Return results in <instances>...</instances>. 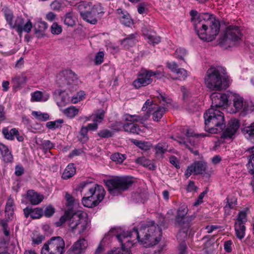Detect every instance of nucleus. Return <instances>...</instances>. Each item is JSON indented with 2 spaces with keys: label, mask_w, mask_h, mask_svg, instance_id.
<instances>
[{
  "label": "nucleus",
  "mask_w": 254,
  "mask_h": 254,
  "mask_svg": "<svg viewBox=\"0 0 254 254\" xmlns=\"http://www.w3.org/2000/svg\"><path fill=\"white\" fill-rule=\"evenodd\" d=\"M149 223L142 224L139 230L133 229L131 231L125 232V239L133 240V245L138 242L146 247L157 244L161 240V229L152 222Z\"/></svg>",
  "instance_id": "obj_1"
},
{
  "label": "nucleus",
  "mask_w": 254,
  "mask_h": 254,
  "mask_svg": "<svg viewBox=\"0 0 254 254\" xmlns=\"http://www.w3.org/2000/svg\"><path fill=\"white\" fill-rule=\"evenodd\" d=\"M194 28L200 39L212 41L219 32L220 22L213 15L203 13L195 21Z\"/></svg>",
  "instance_id": "obj_2"
},
{
  "label": "nucleus",
  "mask_w": 254,
  "mask_h": 254,
  "mask_svg": "<svg viewBox=\"0 0 254 254\" xmlns=\"http://www.w3.org/2000/svg\"><path fill=\"white\" fill-rule=\"evenodd\" d=\"M204 82L206 87L210 91H219L228 87L231 80L224 67L212 66L206 73Z\"/></svg>",
  "instance_id": "obj_3"
},
{
  "label": "nucleus",
  "mask_w": 254,
  "mask_h": 254,
  "mask_svg": "<svg viewBox=\"0 0 254 254\" xmlns=\"http://www.w3.org/2000/svg\"><path fill=\"white\" fill-rule=\"evenodd\" d=\"M86 215V213L81 211L73 213L71 211L67 210L56 222V224L57 226H60L68 221L69 231L74 234L81 235L86 231L88 227Z\"/></svg>",
  "instance_id": "obj_4"
},
{
  "label": "nucleus",
  "mask_w": 254,
  "mask_h": 254,
  "mask_svg": "<svg viewBox=\"0 0 254 254\" xmlns=\"http://www.w3.org/2000/svg\"><path fill=\"white\" fill-rule=\"evenodd\" d=\"M76 6L82 19L92 24H96L100 15L104 13V8L99 3L81 1Z\"/></svg>",
  "instance_id": "obj_5"
},
{
  "label": "nucleus",
  "mask_w": 254,
  "mask_h": 254,
  "mask_svg": "<svg viewBox=\"0 0 254 254\" xmlns=\"http://www.w3.org/2000/svg\"><path fill=\"white\" fill-rule=\"evenodd\" d=\"M205 131L210 133L221 132L225 127L224 116L222 111L210 108L204 114Z\"/></svg>",
  "instance_id": "obj_6"
},
{
  "label": "nucleus",
  "mask_w": 254,
  "mask_h": 254,
  "mask_svg": "<svg viewBox=\"0 0 254 254\" xmlns=\"http://www.w3.org/2000/svg\"><path fill=\"white\" fill-rule=\"evenodd\" d=\"M156 96L160 103L164 106H160L153 101L148 99L143 105L142 110L145 111L148 109L146 114H149V117L152 115L153 120L158 122L167 112L166 106L171 104L172 100L166 94L162 92H158Z\"/></svg>",
  "instance_id": "obj_7"
},
{
  "label": "nucleus",
  "mask_w": 254,
  "mask_h": 254,
  "mask_svg": "<svg viewBox=\"0 0 254 254\" xmlns=\"http://www.w3.org/2000/svg\"><path fill=\"white\" fill-rule=\"evenodd\" d=\"M133 182V178L131 177H118L109 180L107 182V186L110 193L113 195H117L130 188Z\"/></svg>",
  "instance_id": "obj_8"
},
{
  "label": "nucleus",
  "mask_w": 254,
  "mask_h": 254,
  "mask_svg": "<svg viewBox=\"0 0 254 254\" xmlns=\"http://www.w3.org/2000/svg\"><path fill=\"white\" fill-rule=\"evenodd\" d=\"M64 246V242L61 237H52L44 244L41 254H63Z\"/></svg>",
  "instance_id": "obj_9"
},
{
  "label": "nucleus",
  "mask_w": 254,
  "mask_h": 254,
  "mask_svg": "<svg viewBox=\"0 0 254 254\" xmlns=\"http://www.w3.org/2000/svg\"><path fill=\"white\" fill-rule=\"evenodd\" d=\"M232 98L235 107L233 113L241 111V115L244 116L254 111V105L251 101H244L243 97L236 93L233 94Z\"/></svg>",
  "instance_id": "obj_10"
},
{
  "label": "nucleus",
  "mask_w": 254,
  "mask_h": 254,
  "mask_svg": "<svg viewBox=\"0 0 254 254\" xmlns=\"http://www.w3.org/2000/svg\"><path fill=\"white\" fill-rule=\"evenodd\" d=\"M188 212V209L186 205L180 206L175 218V224L181 228L182 231L185 233H187L190 227V222L194 219L192 216H186Z\"/></svg>",
  "instance_id": "obj_11"
},
{
  "label": "nucleus",
  "mask_w": 254,
  "mask_h": 254,
  "mask_svg": "<svg viewBox=\"0 0 254 254\" xmlns=\"http://www.w3.org/2000/svg\"><path fill=\"white\" fill-rule=\"evenodd\" d=\"M80 187L82 189H87L88 192L86 195H89L98 204L104 197L105 191L102 186L84 182L80 184Z\"/></svg>",
  "instance_id": "obj_12"
},
{
  "label": "nucleus",
  "mask_w": 254,
  "mask_h": 254,
  "mask_svg": "<svg viewBox=\"0 0 254 254\" xmlns=\"http://www.w3.org/2000/svg\"><path fill=\"white\" fill-rule=\"evenodd\" d=\"M184 134L185 135V136H178L175 140L180 144L184 145L186 148H188L194 154L198 155V151H193L190 147V145H194V137H204L206 136V134L203 133L195 134L193 132V130L190 129H186L185 132H184Z\"/></svg>",
  "instance_id": "obj_13"
},
{
  "label": "nucleus",
  "mask_w": 254,
  "mask_h": 254,
  "mask_svg": "<svg viewBox=\"0 0 254 254\" xmlns=\"http://www.w3.org/2000/svg\"><path fill=\"white\" fill-rule=\"evenodd\" d=\"M241 36L242 34L239 27L230 26L227 28L224 39L221 43L223 45H228L229 47L233 46L240 41Z\"/></svg>",
  "instance_id": "obj_14"
},
{
  "label": "nucleus",
  "mask_w": 254,
  "mask_h": 254,
  "mask_svg": "<svg viewBox=\"0 0 254 254\" xmlns=\"http://www.w3.org/2000/svg\"><path fill=\"white\" fill-rule=\"evenodd\" d=\"M125 232L116 235V237L121 243L122 247L117 248L108 252L105 254H131L129 249L133 246V240L125 239Z\"/></svg>",
  "instance_id": "obj_15"
},
{
  "label": "nucleus",
  "mask_w": 254,
  "mask_h": 254,
  "mask_svg": "<svg viewBox=\"0 0 254 254\" xmlns=\"http://www.w3.org/2000/svg\"><path fill=\"white\" fill-rule=\"evenodd\" d=\"M153 74L152 70L142 69L139 72L137 78L133 82V85L136 89H138L150 84L152 82L151 77Z\"/></svg>",
  "instance_id": "obj_16"
},
{
  "label": "nucleus",
  "mask_w": 254,
  "mask_h": 254,
  "mask_svg": "<svg viewBox=\"0 0 254 254\" xmlns=\"http://www.w3.org/2000/svg\"><path fill=\"white\" fill-rule=\"evenodd\" d=\"M210 98L212 100L211 108L222 111L228 105V98L226 94L214 92L211 95Z\"/></svg>",
  "instance_id": "obj_17"
},
{
  "label": "nucleus",
  "mask_w": 254,
  "mask_h": 254,
  "mask_svg": "<svg viewBox=\"0 0 254 254\" xmlns=\"http://www.w3.org/2000/svg\"><path fill=\"white\" fill-rule=\"evenodd\" d=\"M240 127V123L236 119H231L228 123V127L222 133V137L231 138L236 133Z\"/></svg>",
  "instance_id": "obj_18"
},
{
  "label": "nucleus",
  "mask_w": 254,
  "mask_h": 254,
  "mask_svg": "<svg viewBox=\"0 0 254 254\" xmlns=\"http://www.w3.org/2000/svg\"><path fill=\"white\" fill-rule=\"evenodd\" d=\"M61 76H63L62 81L64 85L76 86L78 80L76 75L70 69H66L62 71Z\"/></svg>",
  "instance_id": "obj_19"
},
{
  "label": "nucleus",
  "mask_w": 254,
  "mask_h": 254,
  "mask_svg": "<svg viewBox=\"0 0 254 254\" xmlns=\"http://www.w3.org/2000/svg\"><path fill=\"white\" fill-rule=\"evenodd\" d=\"M205 164L202 162L197 161L189 166L185 172L187 178L189 177L192 174H202L205 170Z\"/></svg>",
  "instance_id": "obj_20"
},
{
  "label": "nucleus",
  "mask_w": 254,
  "mask_h": 254,
  "mask_svg": "<svg viewBox=\"0 0 254 254\" xmlns=\"http://www.w3.org/2000/svg\"><path fill=\"white\" fill-rule=\"evenodd\" d=\"M2 133L4 137L8 140H13L16 137L18 141H22L23 137L22 136L20 135L19 131L17 129L13 128L9 130L7 128L2 129Z\"/></svg>",
  "instance_id": "obj_21"
},
{
  "label": "nucleus",
  "mask_w": 254,
  "mask_h": 254,
  "mask_svg": "<svg viewBox=\"0 0 254 254\" xmlns=\"http://www.w3.org/2000/svg\"><path fill=\"white\" fill-rule=\"evenodd\" d=\"M142 32L145 39L148 40V42L149 44L154 45L160 42V37L158 36L154 31H149L147 30L146 28H144L142 30Z\"/></svg>",
  "instance_id": "obj_22"
},
{
  "label": "nucleus",
  "mask_w": 254,
  "mask_h": 254,
  "mask_svg": "<svg viewBox=\"0 0 254 254\" xmlns=\"http://www.w3.org/2000/svg\"><path fill=\"white\" fill-rule=\"evenodd\" d=\"M118 17L121 23L125 26L130 27L133 24V21L129 13L126 11H123L121 9L117 10Z\"/></svg>",
  "instance_id": "obj_23"
},
{
  "label": "nucleus",
  "mask_w": 254,
  "mask_h": 254,
  "mask_svg": "<svg viewBox=\"0 0 254 254\" xmlns=\"http://www.w3.org/2000/svg\"><path fill=\"white\" fill-rule=\"evenodd\" d=\"M87 247V242L84 238L79 239L71 247L72 251L76 254L83 253Z\"/></svg>",
  "instance_id": "obj_24"
},
{
  "label": "nucleus",
  "mask_w": 254,
  "mask_h": 254,
  "mask_svg": "<svg viewBox=\"0 0 254 254\" xmlns=\"http://www.w3.org/2000/svg\"><path fill=\"white\" fill-rule=\"evenodd\" d=\"M23 212L26 217L30 216L33 219H38L40 218L43 214L42 209L40 208H32L31 207H26L23 210Z\"/></svg>",
  "instance_id": "obj_25"
},
{
  "label": "nucleus",
  "mask_w": 254,
  "mask_h": 254,
  "mask_svg": "<svg viewBox=\"0 0 254 254\" xmlns=\"http://www.w3.org/2000/svg\"><path fill=\"white\" fill-rule=\"evenodd\" d=\"M28 201L33 205H37L42 201L44 196L33 190H29L27 193Z\"/></svg>",
  "instance_id": "obj_26"
},
{
  "label": "nucleus",
  "mask_w": 254,
  "mask_h": 254,
  "mask_svg": "<svg viewBox=\"0 0 254 254\" xmlns=\"http://www.w3.org/2000/svg\"><path fill=\"white\" fill-rule=\"evenodd\" d=\"M0 153L1 157L5 162H11L13 160V156L8 147L0 142Z\"/></svg>",
  "instance_id": "obj_27"
},
{
  "label": "nucleus",
  "mask_w": 254,
  "mask_h": 254,
  "mask_svg": "<svg viewBox=\"0 0 254 254\" xmlns=\"http://www.w3.org/2000/svg\"><path fill=\"white\" fill-rule=\"evenodd\" d=\"M149 118V114L145 113L144 115H130L129 114H126L125 115V119L128 122H139L143 123L144 121L147 120Z\"/></svg>",
  "instance_id": "obj_28"
},
{
  "label": "nucleus",
  "mask_w": 254,
  "mask_h": 254,
  "mask_svg": "<svg viewBox=\"0 0 254 254\" xmlns=\"http://www.w3.org/2000/svg\"><path fill=\"white\" fill-rule=\"evenodd\" d=\"M123 128L126 132L136 134H138L143 131L137 124L133 122L125 124L123 126Z\"/></svg>",
  "instance_id": "obj_29"
},
{
  "label": "nucleus",
  "mask_w": 254,
  "mask_h": 254,
  "mask_svg": "<svg viewBox=\"0 0 254 254\" xmlns=\"http://www.w3.org/2000/svg\"><path fill=\"white\" fill-rule=\"evenodd\" d=\"M50 97L49 94L40 91H37L31 94V101L45 102L48 100Z\"/></svg>",
  "instance_id": "obj_30"
},
{
  "label": "nucleus",
  "mask_w": 254,
  "mask_h": 254,
  "mask_svg": "<svg viewBox=\"0 0 254 254\" xmlns=\"http://www.w3.org/2000/svg\"><path fill=\"white\" fill-rule=\"evenodd\" d=\"M76 173V168L73 163L69 164L64 171L62 178L67 180L73 176Z\"/></svg>",
  "instance_id": "obj_31"
},
{
  "label": "nucleus",
  "mask_w": 254,
  "mask_h": 254,
  "mask_svg": "<svg viewBox=\"0 0 254 254\" xmlns=\"http://www.w3.org/2000/svg\"><path fill=\"white\" fill-rule=\"evenodd\" d=\"M136 34H132L124 39L121 43L122 45L126 49L133 46L136 42Z\"/></svg>",
  "instance_id": "obj_32"
},
{
  "label": "nucleus",
  "mask_w": 254,
  "mask_h": 254,
  "mask_svg": "<svg viewBox=\"0 0 254 254\" xmlns=\"http://www.w3.org/2000/svg\"><path fill=\"white\" fill-rule=\"evenodd\" d=\"M227 204L224 207V214L228 216L231 214V209H234L237 205V200L235 198H227Z\"/></svg>",
  "instance_id": "obj_33"
},
{
  "label": "nucleus",
  "mask_w": 254,
  "mask_h": 254,
  "mask_svg": "<svg viewBox=\"0 0 254 254\" xmlns=\"http://www.w3.org/2000/svg\"><path fill=\"white\" fill-rule=\"evenodd\" d=\"M62 112L67 118L72 119L78 114L79 109L75 106H71L62 110Z\"/></svg>",
  "instance_id": "obj_34"
},
{
  "label": "nucleus",
  "mask_w": 254,
  "mask_h": 254,
  "mask_svg": "<svg viewBox=\"0 0 254 254\" xmlns=\"http://www.w3.org/2000/svg\"><path fill=\"white\" fill-rule=\"evenodd\" d=\"M135 162L144 167L148 168L150 170H154L155 168V166L152 162L150 160H149L144 157L137 158L135 160Z\"/></svg>",
  "instance_id": "obj_35"
},
{
  "label": "nucleus",
  "mask_w": 254,
  "mask_h": 254,
  "mask_svg": "<svg viewBox=\"0 0 254 254\" xmlns=\"http://www.w3.org/2000/svg\"><path fill=\"white\" fill-rule=\"evenodd\" d=\"M245 137L253 143H254V123L244 129Z\"/></svg>",
  "instance_id": "obj_36"
},
{
  "label": "nucleus",
  "mask_w": 254,
  "mask_h": 254,
  "mask_svg": "<svg viewBox=\"0 0 254 254\" xmlns=\"http://www.w3.org/2000/svg\"><path fill=\"white\" fill-rule=\"evenodd\" d=\"M235 230L238 238L241 240L245 235L246 227L243 224L235 223Z\"/></svg>",
  "instance_id": "obj_37"
},
{
  "label": "nucleus",
  "mask_w": 254,
  "mask_h": 254,
  "mask_svg": "<svg viewBox=\"0 0 254 254\" xmlns=\"http://www.w3.org/2000/svg\"><path fill=\"white\" fill-rule=\"evenodd\" d=\"M24 20L22 18L18 17L9 25L11 28L16 29L19 34H21V26L23 25Z\"/></svg>",
  "instance_id": "obj_38"
},
{
  "label": "nucleus",
  "mask_w": 254,
  "mask_h": 254,
  "mask_svg": "<svg viewBox=\"0 0 254 254\" xmlns=\"http://www.w3.org/2000/svg\"><path fill=\"white\" fill-rule=\"evenodd\" d=\"M131 142L144 151H147L151 147V144L149 142L142 141L136 139H133Z\"/></svg>",
  "instance_id": "obj_39"
},
{
  "label": "nucleus",
  "mask_w": 254,
  "mask_h": 254,
  "mask_svg": "<svg viewBox=\"0 0 254 254\" xmlns=\"http://www.w3.org/2000/svg\"><path fill=\"white\" fill-rule=\"evenodd\" d=\"M86 195L87 196L84 197L82 200V204L84 206L91 208L98 204L94 199L91 198V197L89 195Z\"/></svg>",
  "instance_id": "obj_40"
},
{
  "label": "nucleus",
  "mask_w": 254,
  "mask_h": 254,
  "mask_svg": "<svg viewBox=\"0 0 254 254\" xmlns=\"http://www.w3.org/2000/svg\"><path fill=\"white\" fill-rule=\"evenodd\" d=\"M13 200L12 198L8 199L5 206V213L7 217L10 219L13 214Z\"/></svg>",
  "instance_id": "obj_41"
},
{
  "label": "nucleus",
  "mask_w": 254,
  "mask_h": 254,
  "mask_svg": "<svg viewBox=\"0 0 254 254\" xmlns=\"http://www.w3.org/2000/svg\"><path fill=\"white\" fill-rule=\"evenodd\" d=\"M32 115L34 118L40 121L45 122L49 119V115L47 113H43L40 111H33Z\"/></svg>",
  "instance_id": "obj_42"
},
{
  "label": "nucleus",
  "mask_w": 254,
  "mask_h": 254,
  "mask_svg": "<svg viewBox=\"0 0 254 254\" xmlns=\"http://www.w3.org/2000/svg\"><path fill=\"white\" fill-rule=\"evenodd\" d=\"M51 8L54 10H62L65 7V3L62 0H55L51 4Z\"/></svg>",
  "instance_id": "obj_43"
},
{
  "label": "nucleus",
  "mask_w": 254,
  "mask_h": 254,
  "mask_svg": "<svg viewBox=\"0 0 254 254\" xmlns=\"http://www.w3.org/2000/svg\"><path fill=\"white\" fill-rule=\"evenodd\" d=\"M27 79L26 76L24 74H21L14 77L12 79V82L14 84L16 85L17 86H20L25 83L27 81Z\"/></svg>",
  "instance_id": "obj_44"
},
{
  "label": "nucleus",
  "mask_w": 254,
  "mask_h": 254,
  "mask_svg": "<svg viewBox=\"0 0 254 254\" xmlns=\"http://www.w3.org/2000/svg\"><path fill=\"white\" fill-rule=\"evenodd\" d=\"M45 237L44 235L40 234H34L33 236L31 238L32 243L31 245L33 247L39 245L45 240Z\"/></svg>",
  "instance_id": "obj_45"
},
{
  "label": "nucleus",
  "mask_w": 254,
  "mask_h": 254,
  "mask_svg": "<svg viewBox=\"0 0 254 254\" xmlns=\"http://www.w3.org/2000/svg\"><path fill=\"white\" fill-rule=\"evenodd\" d=\"M87 133V127H82L79 132L78 138L79 140L83 143L86 142L89 139Z\"/></svg>",
  "instance_id": "obj_46"
},
{
  "label": "nucleus",
  "mask_w": 254,
  "mask_h": 254,
  "mask_svg": "<svg viewBox=\"0 0 254 254\" xmlns=\"http://www.w3.org/2000/svg\"><path fill=\"white\" fill-rule=\"evenodd\" d=\"M60 100L57 102L59 107L64 106L69 101L67 94L64 92H60Z\"/></svg>",
  "instance_id": "obj_47"
},
{
  "label": "nucleus",
  "mask_w": 254,
  "mask_h": 254,
  "mask_svg": "<svg viewBox=\"0 0 254 254\" xmlns=\"http://www.w3.org/2000/svg\"><path fill=\"white\" fill-rule=\"evenodd\" d=\"M132 198L137 202H142L147 198V194L144 192H141V191H137L132 194Z\"/></svg>",
  "instance_id": "obj_48"
},
{
  "label": "nucleus",
  "mask_w": 254,
  "mask_h": 254,
  "mask_svg": "<svg viewBox=\"0 0 254 254\" xmlns=\"http://www.w3.org/2000/svg\"><path fill=\"white\" fill-rule=\"evenodd\" d=\"M64 23L68 26H73L75 24V21L73 18L72 11L67 12L65 15Z\"/></svg>",
  "instance_id": "obj_49"
},
{
  "label": "nucleus",
  "mask_w": 254,
  "mask_h": 254,
  "mask_svg": "<svg viewBox=\"0 0 254 254\" xmlns=\"http://www.w3.org/2000/svg\"><path fill=\"white\" fill-rule=\"evenodd\" d=\"M155 149L157 154L162 156L167 149V145L165 143H159L155 146Z\"/></svg>",
  "instance_id": "obj_50"
},
{
  "label": "nucleus",
  "mask_w": 254,
  "mask_h": 254,
  "mask_svg": "<svg viewBox=\"0 0 254 254\" xmlns=\"http://www.w3.org/2000/svg\"><path fill=\"white\" fill-rule=\"evenodd\" d=\"M64 123L63 119H59L53 122H49L46 124V127L49 129H54L58 128L61 127V125Z\"/></svg>",
  "instance_id": "obj_51"
},
{
  "label": "nucleus",
  "mask_w": 254,
  "mask_h": 254,
  "mask_svg": "<svg viewBox=\"0 0 254 254\" xmlns=\"http://www.w3.org/2000/svg\"><path fill=\"white\" fill-rule=\"evenodd\" d=\"M105 112L103 110H99L95 114L94 118L92 119L93 122L98 124L101 123L104 118Z\"/></svg>",
  "instance_id": "obj_52"
},
{
  "label": "nucleus",
  "mask_w": 254,
  "mask_h": 254,
  "mask_svg": "<svg viewBox=\"0 0 254 254\" xmlns=\"http://www.w3.org/2000/svg\"><path fill=\"white\" fill-rule=\"evenodd\" d=\"M175 73L177 76L176 79L181 80H185L188 76L187 71L186 69L181 68H180Z\"/></svg>",
  "instance_id": "obj_53"
},
{
  "label": "nucleus",
  "mask_w": 254,
  "mask_h": 254,
  "mask_svg": "<svg viewBox=\"0 0 254 254\" xmlns=\"http://www.w3.org/2000/svg\"><path fill=\"white\" fill-rule=\"evenodd\" d=\"M114 133V131L113 130L104 129L99 131L98 133V135L102 138H108L112 137Z\"/></svg>",
  "instance_id": "obj_54"
},
{
  "label": "nucleus",
  "mask_w": 254,
  "mask_h": 254,
  "mask_svg": "<svg viewBox=\"0 0 254 254\" xmlns=\"http://www.w3.org/2000/svg\"><path fill=\"white\" fill-rule=\"evenodd\" d=\"M111 159L118 163H122L125 159V155L116 153L112 154L111 157Z\"/></svg>",
  "instance_id": "obj_55"
},
{
  "label": "nucleus",
  "mask_w": 254,
  "mask_h": 254,
  "mask_svg": "<svg viewBox=\"0 0 254 254\" xmlns=\"http://www.w3.org/2000/svg\"><path fill=\"white\" fill-rule=\"evenodd\" d=\"M85 94L84 91H80L78 92L76 95H74L71 99V102L73 104H76L84 98Z\"/></svg>",
  "instance_id": "obj_56"
},
{
  "label": "nucleus",
  "mask_w": 254,
  "mask_h": 254,
  "mask_svg": "<svg viewBox=\"0 0 254 254\" xmlns=\"http://www.w3.org/2000/svg\"><path fill=\"white\" fill-rule=\"evenodd\" d=\"M248 168L249 172L254 176V153L249 156Z\"/></svg>",
  "instance_id": "obj_57"
},
{
  "label": "nucleus",
  "mask_w": 254,
  "mask_h": 254,
  "mask_svg": "<svg viewBox=\"0 0 254 254\" xmlns=\"http://www.w3.org/2000/svg\"><path fill=\"white\" fill-rule=\"evenodd\" d=\"M51 33L55 35H59L62 32V28L57 23L54 22L51 27Z\"/></svg>",
  "instance_id": "obj_58"
},
{
  "label": "nucleus",
  "mask_w": 254,
  "mask_h": 254,
  "mask_svg": "<svg viewBox=\"0 0 254 254\" xmlns=\"http://www.w3.org/2000/svg\"><path fill=\"white\" fill-rule=\"evenodd\" d=\"M104 53L103 52H98L95 57L94 63L96 65L101 64L104 61Z\"/></svg>",
  "instance_id": "obj_59"
},
{
  "label": "nucleus",
  "mask_w": 254,
  "mask_h": 254,
  "mask_svg": "<svg viewBox=\"0 0 254 254\" xmlns=\"http://www.w3.org/2000/svg\"><path fill=\"white\" fill-rule=\"evenodd\" d=\"M37 25L39 32L45 31L48 27L47 23L41 19L37 21Z\"/></svg>",
  "instance_id": "obj_60"
},
{
  "label": "nucleus",
  "mask_w": 254,
  "mask_h": 254,
  "mask_svg": "<svg viewBox=\"0 0 254 254\" xmlns=\"http://www.w3.org/2000/svg\"><path fill=\"white\" fill-rule=\"evenodd\" d=\"M247 221V213L245 211H241L239 212L237 218V222L236 223L243 224Z\"/></svg>",
  "instance_id": "obj_61"
},
{
  "label": "nucleus",
  "mask_w": 254,
  "mask_h": 254,
  "mask_svg": "<svg viewBox=\"0 0 254 254\" xmlns=\"http://www.w3.org/2000/svg\"><path fill=\"white\" fill-rule=\"evenodd\" d=\"M186 55V51L183 48H178L176 50L175 56L177 58L181 60H184V58Z\"/></svg>",
  "instance_id": "obj_62"
},
{
  "label": "nucleus",
  "mask_w": 254,
  "mask_h": 254,
  "mask_svg": "<svg viewBox=\"0 0 254 254\" xmlns=\"http://www.w3.org/2000/svg\"><path fill=\"white\" fill-rule=\"evenodd\" d=\"M42 146L45 150H50L55 147L54 144L49 140H44L42 143Z\"/></svg>",
  "instance_id": "obj_63"
},
{
  "label": "nucleus",
  "mask_w": 254,
  "mask_h": 254,
  "mask_svg": "<svg viewBox=\"0 0 254 254\" xmlns=\"http://www.w3.org/2000/svg\"><path fill=\"white\" fill-rule=\"evenodd\" d=\"M179 254H187V246L185 242L180 244L178 246Z\"/></svg>",
  "instance_id": "obj_64"
}]
</instances>
